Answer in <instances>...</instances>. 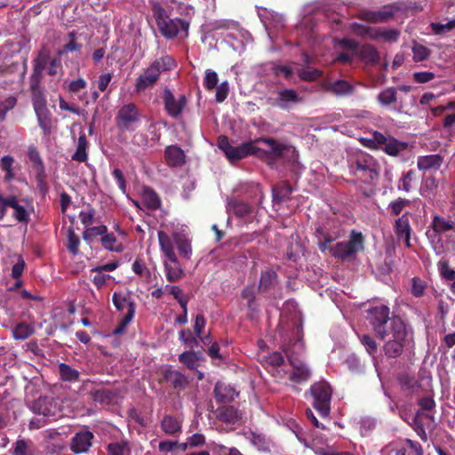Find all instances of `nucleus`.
Here are the masks:
<instances>
[{"mask_svg":"<svg viewBox=\"0 0 455 455\" xmlns=\"http://www.w3.org/2000/svg\"><path fill=\"white\" fill-rule=\"evenodd\" d=\"M389 315L388 307L379 305L367 310L366 319L379 337L381 339L388 337L384 350L387 356L395 358L405 347H411L413 333L401 318H391Z\"/></svg>","mask_w":455,"mask_h":455,"instance_id":"f257e3e1","label":"nucleus"},{"mask_svg":"<svg viewBox=\"0 0 455 455\" xmlns=\"http://www.w3.org/2000/svg\"><path fill=\"white\" fill-rule=\"evenodd\" d=\"M287 313L291 314L292 325L296 329V337L292 342L290 341L283 347V351L290 362V369H286L285 378H288L293 383H301L309 379L310 371L305 363L298 357L304 350V344L299 333L302 328L301 313L294 300H289L285 303L281 315L282 323L288 321Z\"/></svg>","mask_w":455,"mask_h":455,"instance_id":"f03ea898","label":"nucleus"},{"mask_svg":"<svg viewBox=\"0 0 455 455\" xmlns=\"http://www.w3.org/2000/svg\"><path fill=\"white\" fill-rule=\"evenodd\" d=\"M315 235L318 239V246L321 251L324 252L329 250L333 257L341 260L354 258L363 249V236L361 232L356 230L351 232L348 241L338 243L333 246H328V243L339 236L338 231H331L325 226L318 227L315 229Z\"/></svg>","mask_w":455,"mask_h":455,"instance_id":"7ed1b4c3","label":"nucleus"},{"mask_svg":"<svg viewBox=\"0 0 455 455\" xmlns=\"http://www.w3.org/2000/svg\"><path fill=\"white\" fill-rule=\"evenodd\" d=\"M176 66V60L170 55L156 59L137 78L135 91L140 92L153 87L156 84L162 73L170 71Z\"/></svg>","mask_w":455,"mask_h":455,"instance_id":"20e7f679","label":"nucleus"},{"mask_svg":"<svg viewBox=\"0 0 455 455\" xmlns=\"http://www.w3.org/2000/svg\"><path fill=\"white\" fill-rule=\"evenodd\" d=\"M32 102L36 115L37 123L44 135L49 136L52 131V119L50 110L46 106V99L43 92L32 83Z\"/></svg>","mask_w":455,"mask_h":455,"instance_id":"39448f33","label":"nucleus"},{"mask_svg":"<svg viewBox=\"0 0 455 455\" xmlns=\"http://www.w3.org/2000/svg\"><path fill=\"white\" fill-rule=\"evenodd\" d=\"M432 233L427 232V237L432 248L437 255L444 251V245L442 235L449 231H455V222L442 216L435 215L431 222Z\"/></svg>","mask_w":455,"mask_h":455,"instance_id":"423d86ee","label":"nucleus"},{"mask_svg":"<svg viewBox=\"0 0 455 455\" xmlns=\"http://www.w3.org/2000/svg\"><path fill=\"white\" fill-rule=\"evenodd\" d=\"M310 393L314 398L313 407L323 418L328 417L332 395V389L330 384L324 380L316 382L311 386Z\"/></svg>","mask_w":455,"mask_h":455,"instance_id":"0eeeda50","label":"nucleus"},{"mask_svg":"<svg viewBox=\"0 0 455 455\" xmlns=\"http://www.w3.org/2000/svg\"><path fill=\"white\" fill-rule=\"evenodd\" d=\"M113 304L118 311L127 310L125 315L121 319L118 326L115 329V334L123 333L134 317L136 306L130 295L124 292H114Z\"/></svg>","mask_w":455,"mask_h":455,"instance_id":"6e6552de","label":"nucleus"},{"mask_svg":"<svg viewBox=\"0 0 455 455\" xmlns=\"http://www.w3.org/2000/svg\"><path fill=\"white\" fill-rule=\"evenodd\" d=\"M349 169L352 172H363L369 176L371 180L378 176L377 163L369 154L358 151L353 154L348 160Z\"/></svg>","mask_w":455,"mask_h":455,"instance_id":"1a4fd4ad","label":"nucleus"},{"mask_svg":"<svg viewBox=\"0 0 455 455\" xmlns=\"http://www.w3.org/2000/svg\"><path fill=\"white\" fill-rule=\"evenodd\" d=\"M140 113L133 103L124 105L118 111L116 121L119 129L134 131L140 121Z\"/></svg>","mask_w":455,"mask_h":455,"instance_id":"9d476101","label":"nucleus"},{"mask_svg":"<svg viewBox=\"0 0 455 455\" xmlns=\"http://www.w3.org/2000/svg\"><path fill=\"white\" fill-rule=\"evenodd\" d=\"M30 410L38 415L47 418L48 420H54L60 416V410L57 402L49 397H39L29 405Z\"/></svg>","mask_w":455,"mask_h":455,"instance_id":"9b49d317","label":"nucleus"},{"mask_svg":"<svg viewBox=\"0 0 455 455\" xmlns=\"http://www.w3.org/2000/svg\"><path fill=\"white\" fill-rule=\"evenodd\" d=\"M11 207L13 209V217L19 222L27 223L29 220V212L28 210L19 204L15 196H4L0 194V220L6 214V209Z\"/></svg>","mask_w":455,"mask_h":455,"instance_id":"f8f14e48","label":"nucleus"},{"mask_svg":"<svg viewBox=\"0 0 455 455\" xmlns=\"http://www.w3.org/2000/svg\"><path fill=\"white\" fill-rule=\"evenodd\" d=\"M164 108L173 118L180 116L187 105V98L183 94L175 96L169 89L164 91Z\"/></svg>","mask_w":455,"mask_h":455,"instance_id":"ddd939ff","label":"nucleus"},{"mask_svg":"<svg viewBox=\"0 0 455 455\" xmlns=\"http://www.w3.org/2000/svg\"><path fill=\"white\" fill-rule=\"evenodd\" d=\"M189 24L181 19H168L158 26L162 35L167 39H173L178 36L180 31L188 34Z\"/></svg>","mask_w":455,"mask_h":455,"instance_id":"4468645a","label":"nucleus"},{"mask_svg":"<svg viewBox=\"0 0 455 455\" xmlns=\"http://www.w3.org/2000/svg\"><path fill=\"white\" fill-rule=\"evenodd\" d=\"M259 16L269 38L273 37L274 30H279L285 25V20L282 14L265 10L264 12H259Z\"/></svg>","mask_w":455,"mask_h":455,"instance_id":"2eb2a0df","label":"nucleus"},{"mask_svg":"<svg viewBox=\"0 0 455 455\" xmlns=\"http://www.w3.org/2000/svg\"><path fill=\"white\" fill-rule=\"evenodd\" d=\"M394 230L398 241L403 242L405 246L411 247V227L408 213L403 214L395 221Z\"/></svg>","mask_w":455,"mask_h":455,"instance_id":"dca6fc26","label":"nucleus"},{"mask_svg":"<svg viewBox=\"0 0 455 455\" xmlns=\"http://www.w3.org/2000/svg\"><path fill=\"white\" fill-rule=\"evenodd\" d=\"M260 142L267 147L268 152L274 156L283 158L296 156V150L291 146L282 144L272 139H262Z\"/></svg>","mask_w":455,"mask_h":455,"instance_id":"f3484780","label":"nucleus"},{"mask_svg":"<svg viewBox=\"0 0 455 455\" xmlns=\"http://www.w3.org/2000/svg\"><path fill=\"white\" fill-rule=\"evenodd\" d=\"M92 433L87 429L76 433L71 440V451L76 454L84 453L88 451V450L92 446Z\"/></svg>","mask_w":455,"mask_h":455,"instance_id":"a211bd4d","label":"nucleus"},{"mask_svg":"<svg viewBox=\"0 0 455 455\" xmlns=\"http://www.w3.org/2000/svg\"><path fill=\"white\" fill-rule=\"evenodd\" d=\"M337 46L345 52L339 53L334 61L347 63L354 60L357 54V43L352 39L343 38L337 42Z\"/></svg>","mask_w":455,"mask_h":455,"instance_id":"6ab92c4d","label":"nucleus"},{"mask_svg":"<svg viewBox=\"0 0 455 455\" xmlns=\"http://www.w3.org/2000/svg\"><path fill=\"white\" fill-rule=\"evenodd\" d=\"M398 10L396 4L387 5L378 12H363L360 18L371 22H382L394 16Z\"/></svg>","mask_w":455,"mask_h":455,"instance_id":"aec40b11","label":"nucleus"},{"mask_svg":"<svg viewBox=\"0 0 455 455\" xmlns=\"http://www.w3.org/2000/svg\"><path fill=\"white\" fill-rule=\"evenodd\" d=\"M275 101L279 108L288 109L292 105L300 102L301 98L295 90L283 89L277 92Z\"/></svg>","mask_w":455,"mask_h":455,"instance_id":"412c9836","label":"nucleus"},{"mask_svg":"<svg viewBox=\"0 0 455 455\" xmlns=\"http://www.w3.org/2000/svg\"><path fill=\"white\" fill-rule=\"evenodd\" d=\"M267 366L271 367L272 374L277 378H285L287 366L283 364V357L279 352L270 354L265 359Z\"/></svg>","mask_w":455,"mask_h":455,"instance_id":"4be33fe9","label":"nucleus"},{"mask_svg":"<svg viewBox=\"0 0 455 455\" xmlns=\"http://www.w3.org/2000/svg\"><path fill=\"white\" fill-rule=\"evenodd\" d=\"M255 153L256 147L253 142L250 141L236 147L232 146L226 156L230 162H235Z\"/></svg>","mask_w":455,"mask_h":455,"instance_id":"5701e85b","label":"nucleus"},{"mask_svg":"<svg viewBox=\"0 0 455 455\" xmlns=\"http://www.w3.org/2000/svg\"><path fill=\"white\" fill-rule=\"evenodd\" d=\"M164 158L169 166L177 167L185 164L186 156L180 147L171 145L166 147L164 150Z\"/></svg>","mask_w":455,"mask_h":455,"instance_id":"b1692460","label":"nucleus"},{"mask_svg":"<svg viewBox=\"0 0 455 455\" xmlns=\"http://www.w3.org/2000/svg\"><path fill=\"white\" fill-rule=\"evenodd\" d=\"M163 264L164 267L165 277L168 282L176 283L180 281L184 275V270L181 265L180 264L177 257L175 262L168 259H164Z\"/></svg>","mask_w":455,"mask_h":455,"instance_id":"393cba45","label":"nucleus"},{"mask_svg":"<svg viewBox=\"0 0 455 455\" xmlns=\"http://www.w3.org/2000/svg\"><path fill=\"white\" fill-rule=\"evenodd\" d=\"M214 394L217 401L221 403L233 401L238 395L232 386L223 382L216 383Z\"/></svg>","mask_w":455,"mask_h":455,"instance_id":"a878e982","label":"nucleus"},{"mask_svg":"<svg viewBox=\"0 0 455 455\" xmlns=\"http://www.w3.org/2000/svg\"><path fill=\"white\" fill-rule=\"evenodd\" d=\"M157 236L160 249L164 258L175 262L176 253L172 238L164 231H158Z\"/></svg>","mask_w":455,"mask_h":455,"instance_id":"bb28decb","label":"nucleus"},{"mask_svg":"<svg viewBox=\"0 0 455 455\" xmlns=\"http://www.w3.org/2000/svg\"><path fill=\"white\" fill-rule=\"evenodd\" d=\"M426 417L430 419H434V416L428 412H422L421 411H418L415 415L411 419L409 425L413 428V430L417 433V435L420 437V439L424 442L427 441V435L425 429V425L422 422L421 418Z\"/></svg>","mask_w":455,"mask_h":455,"instance_id":"cd10ccee","label":"nucleus"},{"mask_svg":"<svg viewBox=\"0 0 455 455\" xmlns=\"http://www.w3.org/2000/svg\"><path fill=\"white\" fill-rule=\"evenodd\" d=\"M44 437L48 441H54V443L52 444V448L50 447L49 444L46 445L47 450L50 452H56L62 449L63 447V436H67L68 432H66L64 429L62 431H59L55 428H50L44 431Z\"/></svg>","mask_w":455,"mask_h":455,"instance_id":"c85d7f7f","label":"nucleus"},{"mask_svg":"<svg viewBox=\"0 0 455 455\" xmlns=\"http://www.w3.org/2000/svg\"><path fill=\"white\" fill-rule=\"evenodd\" d=\"M28 156L36 172V180L39 183H43L45 176V172L43 160L38 151L35 148L30 147L28 151Z\"/></svg>","mask_w":455,"mask_h":455,"instance_id":"c756f323","label":"nucleus"},{"mask_svg":"<svg viewBox=\"0 0 455 455\" xmlns=\"http://www.w3.org/2000/svg\"><path fill=\"white\" fill-rule=\"evenodd\" d=\"M164 379L171 383L174 388L184 389L188 384V379L184 374L173 370L172 368H166L164 371Z\"/></svg>","mask_w":455,"mask_h":455,"instance_id":"7c9ffc66","label":"nucleus"},{"mask_svg":"<svg viewBox=\"0 0 455 455\" xmlns=\"http://www.w3.org/2000/svg\"><path fill=\"white\" fill-rule=\"evenodd\" d=\"M325 90L336 96H347L354 92V86L345 80H337L327 84Z\"/></svg>","mask_w":455,"mask_h":455,"instance_id":"2f4dec72","label":"nucleus"},{"mask_svg":"<svg viewBox=\"0 0 455 455\" xmlns=\"http://www.w3.org/2000/svg\"><path fill=\"white\" fill-rule=\"evenodd\" d=\"M407 143L397 140L393 137L385 136V141L382 144V148L379 149L384 150L389 156H397L400 152L404 151L407 148Z\"/></svg>","mask_w":455,"mask_h":455,"instance_id":"473e14b6","label":"nucleus"},{"mask_svg":"<svg viewBox=\"0 0 455 455\" xmlns=\"http://www.w3.org/2000/svg\"><path fill=\"white\" fill-rule=\"evenodd\" d=\"M356 57L366 63L376 64L379 60V53L374 46L364 44L361 48L357 47Z\"/></svg>","mask_w":455,"mask_h":455,"instance_id":"72a5a7b5","label":"nucleus"},{"mask_svg":"<svg viewBox=\"0 0 455 455\" xmlns=\"http://www.w3.org/2000/svg\"><path fill=\"white\" fill-rule=\"evenodd\" d=\"M442 163L443 158L440 155H427L418 158L417 166L419 170H437Z\"/></svg>","mask_w":455,"mask_h":455,"instance_id":"f704fd0d","label":"nucleus"},{"mask_svg":"<svg viewBox=\"0 0 455 455\" xmlns=\"http://www.w3.org/2000/svg\"><path fill=\"white\" fill-rule=\"evenodd\" d=\"M227 211L228 214H234L238 218H243L251 212V207L244 202L231 200L227 204Z\"/></svg>","mask_w":455,"mask_h":455,"instance_id":"c9c22d12","label":"nucleus"},{"mask_svg":"<svg viewBox=\"0 0 455 455\" xmlns=\"http://www.w3.org/2000/svg\"><path fill=\"white\" fill-rule=\"evenodd\" d=\"M220 419L229 424H235L241 419V413L233 406H222L217 410Z\"/></svg>","mask_w":455,"mask_h":455,"instance_id":"e433bc0d","label":"nucleus"},{"mask_svg":"<svg viewBox=\"0 0 455 455\" xmlns=\"http://www.w3.org/2000/svg\"><path fill=\"white\" fill-rule=\"evenodd\" d=\"M417 178L418 175L415 170H409L403 172L398 180V190L409 193L414 188Z\"/></svg>","mask_w":455,"mask_h":455,"instance_id":"4c0bfd02","label":"nucleus"},{"mask_svg":"<svg viewBox=\"0 0 455 455\" xmlns=\"http://www.w3.org/2000/svg\"><path fill=\"white\" fill-rule=\"evenodd\" d=\"M143 204L151 210H156L161 205V200L157 194L150 188L145 187L141 191Z\"/></svg>","mask_w":455,"mask_h":455,"instance_id":"58836bf2","label":"nucleus"},{"mask_svg":"<svg viewBox=\"0 0 455 455\" xmlns=\"http://www.w3.org/2000/svg\"><path fill=\"white\" fill-rule=\"evenodd\" d=\"M173 239L180 256L185 259H190L192 255V248L189 240L184 235L180 233H174Z\"/></svg>","mask_w":455,"mask_h":455,"instance_id":"ea45409f","label":"nucleus"},{"mask_svg":"<svg viewBox=\"0 0 455 455\" xmlns=\"http://www.w3.org/2000/svg\"><path fill=\"white\" fill-rule=\"evenodd\" d=\"M161 428L167 435H175L181 429V421L171 415H166L161 422Z\"/></svg>","mask_w":455,"mask_h":455,"instance_id":"a19ab883","label":"nucleus"},{"mask_svg":"<svg viewBox=\"0 0 455 455\" xmlns=\"http://www.w3.org/2000/svg\"><path fill=\"white\" fill-rule=\"evenodd\" d=\"M102 246L110 251L121 252L124 251V245L121 242L117 241L114 234H106L101 237Z\"/></svg>","mask_w":455,"mask_h":455,"instance_id":"79ce46f5","label":"nucleus"},{"mask_svg":"<svg viewBox=\"0 0 455 455\" xmlns=\"http://www.w3.org/2000/svg\"><path fill=\"white\" fill-rule=\"evenodd\" d=\"M247 439L260 451H268L270 450V442L264 435L251 432L247 436Z\"/></svg>","mask_w":455,"mask_h":455,"instance_id":"37998d69","label":"nucleus"},{"mask_svg":"<svg viewBox=\"0 0 455 455\" xmlns=\"http://www.w3.org/2000/svg\"><path fill=\"white\" fill-rule=\"evenodd\" d=\"M376 28L365 26L360 23L354 22L351 24L352 32L361 37H367L370 39L376 40L377 34L375 31Z\"/></svg>","mask_w":455,"mask_h":455,"instance_id":"c03bdc74","label":"nucleus"},{"mask_svg":"<svg viewBox=\"0 0 455 455\" xmlns=\"http://www.w3.org/2000/svg\"><path fill=\"white\" fill-rule=\"evenodd\" d=\"M396 100V89L394 87L382 90L377 96V100L382 107H387L395 103Z\"/></svg>","mask_w":455,"mask_h":455,"instance_id":"a18cd8bd","label":"nucleus"},{"mask_svg":"<svg viewBox=\"0 0 455 455\" xmlns=\"http://www.w3.org/2000/svg\"><path fill=\"white\" fill-rule=\"evenodd\" d=\"M13 163L14 158L12 156H4L0 159V168L5 172L4 180L5 181H11L15 177V172L13 171Z\"/></svg>","mask_w":455,"mask_h":455,"instance_id":"49530a36","label":"nucleus"},{"mask_svg":"<svg viewBox=\"0 0 455 455\" xmlns=\"http://www.w3.org/2000/svg\"><path fill=\"white\" fill-rule=\"evenodd\" d=\"M399 383L403 390L411 393L418 392L419 388L418 379L414 376L409 374L402 375L399 378Z\"/></svg>","mask_w":455,"mask_h":455,"instance_id":"de8ad7c7","label":"nucleus"},{"mask_svg":"<svg viewBox=\"0 0 455 455\" xmlns=\"http://www.w3.org/2000/svg\"><path fill=\"white\" fill-rule=\"evenodd\" d=\"M385 141V135L379 132H373L371 137L362 139L363 144L372 149H379Z\"/></svg>","mask_w":455,"mask_h":455,"instance_id":"09e8293b","label":"nucleus"},{"mask_svg":"<svg viewBox=\"0 0 455 455\" xmlns=\"http://www.w3.org/2000/svg\"><path fill=\"white\" fill-rule=\"evenodd\" d=\"M86 148V136L84 133H82L78 138L76 150L72 155V159L79 162H84L87 159Z\"/></svg>","mask_w":455,"mask_h":455,"instance_id":"8fccbe9b","label":"nucleus"},{"mask_svg":"<svg viewBox=\"0 0 455 455\" xmlns=\"http://www.w3.org/2000/svg\"><path fill=\"white\" fill-rule=\"evenodd\" d=\"M60 379L64 381H76L79 378V371L73 369L67 363H61L59 365Z\"/></svg>","mask_w":455,"mask_h":455,"instance_id":"3c124183","label":"nucleus"},{"mask_svg":"<svg viewBox=\"0 0 455 455\" xmlns=\"http://www.w3.org/2000/svg\"><path fill=\"white\" fill-rule=\"evenodd\" d=\"M34 332V328L28 323H21L17 324L12 330V335L15 339H26Z\"/></svg>","mask_w":455,"mask_h":455,"instance_id":"603ef678","label":"nucleus"},{"mask_svg":"<svg viewBox=\"0 0 455 455\" xmlns=\"http://www.w3.org/2000/svg\"><path fill=\"white\" fill-rule=\"evenodd\" d=\"M291 193V188L287 183H281L273 188V199L275 202H282Z\"/></svg>","mask_w":455,"mask_h":455,"instance_id":"864d4df0","label":"nucleus"},{"mask_svg":"<svg viewBox=\"0 0 455 455\" xmlns=\"http://www.w3.org/2000/svg\"><path fill=\"white\" fill-rule=\"evenodd\" d=\"M179 360L189 369H195L198 365L199 355L194 351H186L180 355Z\"/></svg>","mask_w":455,"mask_h":455,"instance_id":"5fc2aeb1","label":"nucleus"},{"mask_svg":"<svg viewBox=\"0 0 455 455\" xmlns=\"http://www.w3.org/2000/svg\"><path fill=\"white\" fill-rule=\"evenodd\" d=\"M246 32L243 30L236 29L235 33H228L226 35L225 40L230 44V45L235 49H239L240 46L243 45L242 39L245 38Z\"/></svg>","mask_w":455,"mask_h":455,"instance_id":"6e6d98bb","label":"nucleus"},{"mask_svg":"<svg viewBox=\"0 0 455 455\" xmlns=\"http://www.w3.org/2000/svg\"><path fill=\"white\" fill-rule=\"evenodd\" d=\"M411 51L413 54V60L415 61H423L427 60L431 53V51L427 46L419 43L413 44Z\"/></svg>","mask_w":455,"mask_h":455,"instance_id":"4d7b16f0","label":"nucleus"},{"mask_svg":"<svg viewBox=\"0 0 455 455\" xmlns=\"http://www.w3.org/2000/svg\"><path fill=\"white\" fill-rule=\"evenodd\" d=\"M409 204L410 201L408 199L399 197L388 204L387 211L391 215L397 216L400 215L404 207L408 206Z\"/></svg>","mask_w":455,"mask_h":455,"instance_id":"13d9d810","label":"nucleus"},{"mask_svg":"<svg viewBox=\"0 0 455 455\" xmlns=\"http://www.w3.org/2000/svg\"><path fill=\"white\" fill-rule=\"evenodd\" d=\"M438 186L437 180L433 177L424 180L420 187V195L425 197L431 196Z\"/></svg>","mask_w":455,"mask_h":455,"instance_id":"bf43d9fd","label":"nucleus"},{"mask_svg":"<svg viewBox=\"0 0 455 455\" xmlns=\"http://www.w3.org/2000/svg\"><path fill=\"white\" fill-rule=\"evenodd\" d=\"M377 34V39L381 38L386 42H395L399 38V31L397 29L390 28V29H381V28H376L375 29Z\"/></svg>","mask_w":455,"mask_h":455,"instance_id":"052dcab7","label":"nucleus"},{"mask_svg":"<svg viewBox=\"0 0 455 455\" xmlns=\"http://www.w3.org/2000/svg\"><path fill=\"white\" fill-rule=\"evenodd\" d=\"M276 275L274 271H265L261 274L259 289L266 291L269 289L275 283Z\"/></svg>","mask_w":455,"mask_h":455,"instance_id":"680f3d73","label":"nucleus"},{"mask_svg":"<svg viewBox=\"0 0 455 455\" xmlns=\"http://www.w3.org/2000/svg\"><path fill=\"white\" fill-rule=\"evenodd\" d=\"M152 12L157 27L170 18L166 10L157 2L153 4Z\"/></svg>","mask_w":455,"mask_h":455,"instance_id":"e2e57ef3","label":"nucleus"},{"mask_svg":"<svg viewBox=\"0 0 455 455\" xmlns=\"http://www.w3.org/2000/svg\"><path fill=\"white\" fill-rule=\"evenodd\" d=\"M218 74L212 69H206L204 77V85L205 89L212 91L218 85Z\"/></svg>","mask_w":455,"mask_h":455,"instance_id":"0e129e2a","label":"nucleus"},{"mask_svg":"<svg viewBox=\"0 0 455 455\" xmlns=\"http://www.w3.org/2000/svg\"><path fill=\"white\" fill-rule=\"evenodd\" d=\"M438 270L441 276L446 280L455 279V271L449 266V262L446 259H441L438 264Z\"/></svg>","mask_w":455,"mask_h":455,"instance_id":"69168bd1","label":"nucleus"},{"mask_svg":"<svg viewBox=\"0 0 455 455\" xmlns=\"http://www.w3.org/2000/svg\"><path fill=\"white\" fill-rule=\"evenodd\" d=\"M430 27L435 34L442 35L455 28V20H451L444 24L440 22H432Z\"/></svg>","mask_w":455,"mask_h":455,"instance_id":"338daca9","label":"nucleus"},{"mask_svg":"<svg viewBox=\"0 0 455 455\" xmlns=\"http://www.w3.org/2000/svg\"><path fill=\"white\" fill-rule=\"evenodd\" d=\"M108 450L110 455H125L128 451V443L122 441L110 443Z\"/></svg>","mask_w":455,"mask_h":455,"instance_id":"774afa93","label":"nucleus"}]
</instances>
